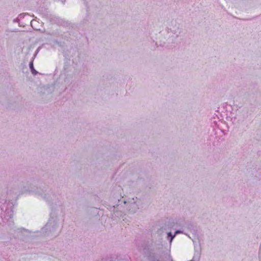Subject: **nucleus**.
<instances>
[{"label": "nucleus", "mask_w": 261, "mask_h": 261, "mask_svg": "<svg viewBox=\"0 0 261 261\" xmlns=\"http://www.w3.org/2000/svg\"><path fill=\"white\" fill-rule=\"evenodd\" d=\"M168 236L171 237L170 242H171V241H172V240H173V238L175 237V235H174L173 236H172V235H171V232H169V233H168Z\"/></svg>", "instance_id": "nucleus-1"}, {"label": "nucleus", "mask_w": 261, "mask_h": 261, "mask_svg": "<svg viewBox=\"0 0 261 261\" xmlns=\"http://www.w3.org/2000/svg\"><path fill=\"white\" fill-rule=\"evenodd\" d=\"M32 72L33 74H36L37 73V71H35L34 69H32Z\"/></svg>", "instance_id": "nucleus-2"}, {"label": "nucleus", "mask_w": 261, "mask_h": 261, "mask_svg": "<svg viewBox=\"0 0 261 261\" xmlns=\"http://www.w3.org/2000/svg\"><path fill=\"white\" fill-rule=\"evenodd\" d=\"M30 68H31L32 69H33V63H31L30 64Z\"/></svg>", "instance_id": "nucleus-3"}, {"label": "nucleus", "mask_w": 261, "mask_h": 261, "mask_svg": "<svg viewBox=\"0 0 261 261\" xmlns=\"http://www.w3.org/2000/svg\"><path fill=\"white\" fill-rule=\"evenodd\" d=\"M178 232H179V231H176V232H175V233H178Z\"/></svg>", "instance_id": "nucleus-4"}]
</instances>
